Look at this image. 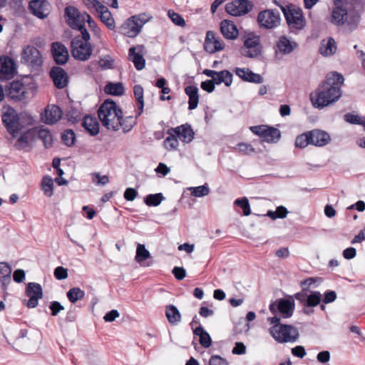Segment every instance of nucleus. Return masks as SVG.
Listing matches in <instances>:
<instances>
[{"label":"nucleus","mask_w":365,"mask_h":365,"mask_svg":"<svg viewBox=\"0 0 365 365\" xmlns=\"http://www.w3.org/2000/svg\"><path fill=\"white\" fill-rule=\"evenodd\" d=\"M11 282V274L0 276V286L4 294H6L8 286Z\"/></svg>","instance_id":"nucleus-58"},{"label":"nucleus","mask_w":365,"mask_h":365,"mask_svg":"<svg viewBox=\"0 0 365 365\" xmlns=\"http://www.w3.org/2000/svg\"><path fill=\"white\" fill-rule=\"evenodd\" d=\"M295 304L293 297L279 299L272 302L269 307L270 312L276 314L279 312L283 318H289L293 315Z\"/></svg>","instance_id":"nucleus-5"},{"label":"nucleus","mask_w":365,"mask_h":365,"mask_svg":"<svg viewBox=\"0 0 365 365\" xmlns=\"http://www.w3.org/2000/svg\"><path fill=\"white\" fill-rule=\"evenodd\" d=\"M150 257L149 251L146 249L145 246L142 244H138L136 249V255L135 259L137 262L141 264L143 262Z\"/></svg>","instance_id":"nucleus-44"},{"label":"nucleus","mask_w":365,"mask_h":365,"mask_svg":"<svg viewBox=\"0 0 365 365\" xmlns=\"http://www.w3.org/2000/svg\"><path fill=\"white\" fill-rule=\"evenodd\" d=\"M133 93L138 103V107L139 110L137 115L138 117L141 115L144 108L143 88L140 85H135L133 88Z\"/></svg>","instance_id":"nucleus-38"},{"label":"nucleus","mask_w":365,"mask_h":365,"mask_svg":"<svg viewBox=\"0 0 365 365\" xmlns=\"http://www.w3.org/2000/svg\"><path fill=\"white\" fill-rule=\"evenodd\" d=\"M252 6L249 0H234L225 5V11L232 16H238L250 12Z\"/></svg>","instance_id":"nucleus-13"},{"label":"nucleus","mask_w":365,"mask_h":365,"mask_svg":"<svg viewBox=\"0 0 365 365\" xmlns=\"http://www.w3.org/2000/svg\"><path fill=\"white\" fill-rule=\"evenodd\" d=\"M294 144L295 146L299 148H305L308 145H311L308 131L297 135Z\"/></svg>","instance_id":"nucleus-50"},{"label":"nucleus","mask_w":365,"mask_h":365,"mask_svg":"<svg viewBox=\"0 0 365 365\" xmlns=\"http://www.w3.org/2000/svg\"><path fill=\"white\" fill-rule=\"evenodd\" d=\"M308 133L309 134L311 145L317 147H323L331 140L329 134L319 129L309 130Z\"/></svg>","instance_id":"nucleus-21"},{"label":"nucleus","mask_w":365,"mask_h":365,"mask_svg":"<svg viewBox=\"0 0 365 365\" xmlns=\"http://www.w3.org/2000/svg\"><path fill=\"white\" fill-rule=\"evenodd\" d=\"M29 9L32 14L39 19H43L48 15L45 12L44 2L40 0H32L29 3Z\"/></svg>","instance_id":"nucleus-35"},{"label":"nucleus","mask_w":365,"mask_h":365,"mask_svg":"<svg viewBox=\"0 0 365 365\" xmlns=\"http://www.w3.org/2000/svg\"><path fill=\"white\" fill-rule=\"evenodd\" d=\"M1 118L7 131L13 138H17L24 127L19 122V118L16 110L11 107H9L3 113Z\"/></svg>","instance_id":"nucleus-4"},{"label":"nucleus","mask_w":365,"mask_h":365,"mask_svg":"<svg viewBox=\"0 0 365 365\" xmlns=\"http://www.w3.org/2000/svg\"><path fill=\"white\" fill-rule=\"evenodd\" d=\"M88 9H94L96 11L99 10L103 4L98 0H82Z\"/></svg>","instance_id":"nucleus-56"},{"label":"nucleus","mask_w":365,"mask_h":365,"mask_svg":"<svg viewBox=\"0 0 365 365\" xmlns=\"http://www.w3.org/2000/svg\"><path fill=\"white\" fill-rule=\"evenodd\" d=\"M250 129L254 134L261 137L267 143L277 142L281 138L279 129L266 125L251 126Z\"/></svg>","instance_id":"nucleus-9"},{"label":"nucleus","mask_w":365,"mask_h":365,"mask_svg":"<svg viewBox=\"0 0 365 365\" xmlns=\"http://www.w3.org/2000/svg\"><path fill=\"white\" fill-rule=\"evenodd\" d=\"M240 52L243 56L247 58H254L259 56L262 53L259 37L253 34H248Z\"/></svg>","instance_id":"nucleus-7"},{"label":"nucleus","mask_w":365,"mask_h":365,"mask_svg":"<svg viewBox=\"0 0 365 365\" xmlns=\"http://www.w3.org/2000/svg\"><path fill=\"white\" fill-rule=\"evenodd\" d=\"M145 22L137 16H133L121 26V33L128 37L134 38L140 32Z\"/></svg>","instance_id":"nucleus-11"},{"label":"nucleus","mask_w":365,"mask_h":365,"mask_svg":"<svg viewBox=\"0 0 365 365\" xmlns=\"http://www.w3.org/2000/svg\"><path fill=\"white\" fill-rule=\"evenodd\" d=\"M344 80L343 76L337 72L327 74L326 80L310 94L312 106L322 109L337 101L341 96L340 87Z\"/></svg>","instance_id":"nucleus-1"},{"label":"nucleus","mask_w":365,"mask_h":365,"mask_svg":"<svg viewBox=\"0 0 365 365\" xmlns=\"http://www.w3.org/2000/svg\"><path fill=\"white\" fill-rule=\"evenodd\" d=\"M168 16L175 25L179 26H184L185 25V19L179 14L170 10L168 11Z\"/></svg>","instance_id":"nucleus-53"},{"label":"nucleus","mask_w":365,"mask_h":365,"mask_svg":"<svg viewBox=\"0 0 365 365\" xmlns=\"http://www.w3.org/2000/svg\"><path fill=\"white\" fill-rule=\"evenodd\" d=\"M280 21V14L276 9H266L257 15V22L260 28L272 29L277 27Z\"/></svg>","instance_id":"nucleus-6"},{"label":"nucleus","mask_w":365,"mask_h":365,"mask_svg":"<svg viewBox=\"0 0 365 365\" xmlns=\"http://www.w3.org/2000/svg\"><path fill=\"white\" fill-rule=\"evenodd\" d=\"M185 93L189 97L188 109H195L199 103L198 88L195 86H187L185 88Z\"/></svg>","instance_id":"nucleus-32"},{"label":"nucleus","mask_w":365,"mask_h":365,"mask_svg":"<svg viewBox=\"0 0 365 365\" xmlns=\"http://www.w3.org/2000/svg\"><path fill=\"white\" fill-rule=\"evenodd\" d=\"M16 71L15 62L9 56L0 57V79H9Z\"/></svg>","instance_id":"nucleus-17"},{"label":"nucleus","mask_w":365,"mask_h":365,"mask_svg":"<svg viewBox=\"0 0 365 365\" xmlns=\"http://www.w3.org/2000/svg\"><path fill=\"white\" fill-rule=\"evenodd\" d=\"M235 74L244 81L262 83L263 78L258 73H255L247 68H235L234 69Z\"/></svg>","instance_id":"nucleus-23"},{"label":"nucleus","mask_w":365,"mask_h":365,"mask_svg":"<svg viewBox=\"0 0 365 365\" xmlns=\"http://www.w3.org/2000/svg\"><path fill=\"white\" fill-rule=\"evenodd\" d=\"M62 111L61 108L55 105L48 106L42 115V120L46 124H54L61 118Z\"/></svg>","instance_id":"nucleus-24"},{"label":"nucleus","mask_w":365,"mask_h":365,"mask_svg":"<svg viewBox=\"0 0 365 365\" xmlns=\"http://www.w3.org/2000/svg\"><path fill=\"white\" fill-rule=\"evenodd\" d=\"M61 140L68 147L75 144L76 134L71 129L64 130L61 134Z\"/></svg>","instance_id":"nucleus-49"},{"label":"nucleus","mask_w":365,"mask_h":365,"mask_svg":"<svg viewBox=\"0 0 365 365\" xmlns=\"http://www.w3.org/2000/svg\"><path fill=\"white\" fill-rule=\"evenodd\" d=\"M54 86L59 89L65 88L68 83V76L66 72L61 67H53L49 73Z\"/></svg>","instance_id":"nucleus-18"},{"label":"nucleus","mask_w":365,"mask_h":365,"mask_svg":"<svg viewBox=\"0 0 365 365\" xmlns=\"http://www.w3.org/2000/svg\"><path fill=\"white\" fill-rule=\"evenodd\" d=\"M165 316L169 323L173 325H176L181 321V314L178 309L173 304L166 306Z\"/></svg>","instance_id":"nucleus-34"},{"label":"nucleus","mask_w":365,"mask_h":365,"mask_svg":"<svg viewBox=\"0 0 365 365\" xmlns=\"http://www.w3.org/2000/svg\"><path fill=\"white\" fill-rule=\"evenodd\" d=\"M225 43L223 41L216 36L214 31H208L206 35L205 48L207 51L213 53L223 50Z\"/></svg>","instance_id":"nucleus-16"},{"label":"nucleus","mask_w":365,"mask_h":365,"mask_svg":"<svg viewBox=\"0 0 365 365\" xmlns=\"http://www.w3.org/2000/svg\"><path fill=\"white\" fill-rule=\"evenodd\" d=\"M332 11L331 22L336 26H342L347 20L348 13L340 4L335 5Z\"/></svg>","instance_id":"nucleus-29"},{"label":"nucleus","mask_w":365,"mask_h":365,"mask_svg":"<svg viewBox=\"0 0 365 365\" xmlns=\"http://www.w3.org/2000/svg\"><path fill=\"white\" fill-rule=\"evenodd\" d=\"M41 189L43 193L48 197H51L53 195V180L51 176L46 175L43 178Z\"/></svg>","instance_id":"nucleus-42"},{"label":"nucleus","mask_w":365,"mask_h":365,"mask_svg":"<svg viewBox=\"0 0 365 365\" xmlns=\"http://www.w3.org/2000/svg\"><path fill=\"white\" fill-rule=\"evenodd\" d=\"M193 333H194V334L199 336L200 344L204 348H208L211 346L212 339H211L210 334L203 329V327L201 325L196 327L193 330Z\"/></svg>","instance_id":"nucleus-36"},{"label":"nucleus","mask_w":365,"mask_h":365,"mask_svg":"<svg viewBox=\"0 0 365 365\" xmlns=\"http://www.w3.org/2000/svg\"><path fill=\"white\" fill-rule=\"evenodd\" d=\"M49 309L51 311V315L56 316L61 311L64 309V307L61 304L60 302L57 301H53L51 302L49 305Z\"/></svg>","instance_id":"nucleus-59"},{"label":"nucleus","mask_w":365,"mask_h":365,"mask_svg":"<svg viewBox=\"0 0 365 365\" xmlns=\"http://www.w3.org/2000/svg\"><path fill=\"white\" fill-rule=\"evenodd\" d=\"M277 47L280 53L289 54L297 47V43L290 41L286 36H282L279 38Z\"/></svg>","instance_id":"nucleus-30"},{"label":"nucleus","mask_w":365,"mask_h":365,"mask_svg":"<svg viewBox=\"0 0 365 365\" xmlns=\"http://www.w3.org/2000/svg\"><path fill=\"white\" fill-rule=\"evenodd\" d=\"M188 190L191 195L196 197H205L210 193V187L207 183L197 187H190Z\"/></svg>","instance_id":"nucleus-46"},{"label":"nucleus","mask_w":365,"mask_h":365,"mask_svg":"<svg viewBox=\"0 0 365 365\" xmlns=\"http://www.w3.org/2000/svg\"><path fill=\"white\" fill-rule=\"evenodd\" d=\"M337 49L336 43L334 38L329 37L321 41L319 51L323 56H331L334 55Z\"/></svg>","instance_id":"nucleus-26"},{"label":"nucleus","mask_w":365,"mask_h":365,"mask_svg":"<svg viewBox=\"0 0 365 365\" xmlns=\"http://www.w3.org/2000/svg\"><path fill=\"white\" fill-rule=\"evenodd\" d=\"M98 14V17L102 23H103L108 29L113 31L115 28V20L113 17L111 12L107 6L103 5L99 10L96 11Z\"/></svg>","instance_id":"nucleus-27"},{"label":"nucleus","mask_w":365,"mask_h":365,"mask_svg":"<svg viewBox=\"0 0 365 365\" xmlns=\"http://www.w3.org/2000/svg\"><path fill=\"white\" fill-rule=\"evenodd\" d=\"M104 90L106 93L113 96H121L124 93V87L121 83H108Z\"/></svg>","instance_id":"nucleus-39"},{"label":"nucleus","mask_w":365,"mask_h":365,"mask_svg":"<svg viewBox=\"0 0 365 365\" xmlns=\"http://www.w3.org/2000/svg\"><path fill=\"white\" fill-rule=\"evenodd\" d=\"M21 61L31 66H39L43 63L40 51L34 46H27L23 49Z\"/></svg>","instance_id":"nucleus-14"},{"label":"nucleus","mask_w":365,"mask_h":365,"mask_svg":"<svg viewBox=\"0 0 365 365\" xmlns=\"http://www.w3.org/2000/svg\"><path fill=\"white\" fill-rule=\"evenodd\" d=\"M178 138L185 143H189L194 139L195 133L190 125L185 123L176 128H171Z\"/></svg>","instance_id":"nucleus-22"},{"label":"nucleus","mask_w":365,"mask_h":365,"mask_svg":"<svg viewBox=\"0 0 365 365\" xmlns=\"http://www.w3.org/2000/svg\"><path fill=\"white\" fill-rule=\"evenodd\" d=\"M51 53L56 64L63 65L68 60L69 55L68 49L60 42L52 43Z\"/></svg>","instance_id":"nucleus-19"},{"label":"nucleus","mask_w":365,"mask_h":365,"mask_svg":"<svg viewBox=\"0 0 365 365\" xmlns=\"http://www.w3.org/2000/svg\"><path fill=\"white\" fill-rule=\"evenodd\" d=\"M217 75L215 76V77L211 79V81H213L214 86L219 85L222 83H223L226 86L229 87L232 83L233 80V75L232 73L228 71V70H222L221 71H217Z\"/></svg>","instance_id":"nucleus-33"},{"label":"nucleus","mask_w":365,"mask_h":365,"mask_svg":"<svg viewBox=\"0 0 365 365\" xmlns=\"http://www.w3.org/2000/svg\"><path fill=\"white\" fill-rule=\"evenodd\" d=\"M84 15H86V21L88 23L89 28L95 34H100L101 30H100L99 27L98 26L96 21L94 20H93V19L91 18L90 14H88L87 12H84Z\"/></svg>","instance_id":"nucleus-57"},{"label":"nucleus","mask_w":365,"mask_h":365,"mask_svg":"<svg viewBox=\"0 0 365 365\" xmlns=\"http://www.w3.org/2000/svg\"><path fill=\"white\" fill-rule=\"evenodd\" d=\"M33 135V132L31 129L27 130L25 132H21L17 137L18 139L15 144L17 149L21 150L29 145V141Z\"/></svg>","instance_id":"nucleus-37"},{"label":"nucleus","mask_w":365,"mask_h":365,"mask_svg":"<svg viewBox=\"0 0 365 365\" xmlns=\"http://www.w3.org/2000/svg\"><path fill=\"white\" fill-rule=\"evenodd\" d=\"M168 133L169 136H168L164 141L165 146L167 149L175 150L179 145L178 137L171 131V128L168 130Z\"/></svg>","instance_id":"nucleus-45"},{"label":"nucleus","mask_w":365,"mask_h":365,"mask_svg":"<svg viewBox=\"0 0 365 365\" xmlns=\"http://www.w3.org/2000/svg\"><path fill=\"white\" fill-rule=\"evenodd\" d=\"M76 29L81 32V35L79 36L81 37V38L82 39L83 41L89 42L91 36L85 26V24H81L80 26L77 27Z\"/></svg>","instance_id":"nucleus-60"},{"label":"nucleus","mask_w":365,"mask_h":365,"mask_svg":"<svg viewBox=\"0 0 365 365\" xmlns=\"http://www.w3.org/2000/svg\"><path fill=\"white\" fill-rule=\"evenodd\" d=\"M310 290L307 287H303L301 292L296 293L294 297L300 302L304 307L306 306L307 297L309 295Z\"/></svg>","instance_id":"nucleus-52"},{"label":"nucleus","mask_w":365,"mask_h":365,"mask_svg":"<svg viewBox=\"0 0 365 365\" xmlns=\"http://www.w3.org/2000/svg\"><path fill=\"white\" fill-rule=\"evenodd\" d=\"M136 118L137 117H133L132 115L123 118V113L121 114L120 120V127L123 128V130L125 133L130 131L133 129V128L135 125Z\"/></svg>","instance_id":"nucleus-41"},{"label":"nucleus","mask_w":365,"mask_h":365,"mask_svg":"<svg viewBox=\"0 0 365 365\" xmlns=\"http://www.w3.org/2000/svg\"><path fill=\"white\" fill-rule=\"evenodd\" d=\"M25 95V86L18 81L11 82L6 91V96L8 98L14 100L15 101L24 100L26 98Z\"/></svg>","instance_id":"nucleus-20"},{"label":"nucleus","mask_w":365,"mask_h":365,"mask_svg":"<svg viewBox=\"0 0 365 365\" xmlns=\"http://www.w3.org/2000/svg\"><path fill=\"white\" fill-rule=\"evenodd\" d=\"M54 277L58 280H63L68 277V269L63 267H57L53 272Z\"/></svg>","instance_id":"nucleus-55"},{"label":"nucleus","mask_w":365,"mask_h":365,"mask_svg":"<svg viewBox=\"0 0 365 365\" xmlns=\"http://www.w3.org/2000/svg\"><path fill=\"white\" fill-rule=\"evenodd\" d=\"M239 152L244 155H250L255 152L254 148L249 143H240L237 145Z\"/></svg>","instance_id":"nucleus-54"},{"label":"nucleus","mask_w":365,"mask_h":365,"mask_svg":"<svg viewBox=\"0 0 365 365\" xmlns=\"http://www.w3.org/2000/svg\"><path fill=\"white\" fill-rule=\"evenodd\" d=\"M68 300L71 303H76L78 300H81L85 297V292L79 287L71 288L66 293Z\"/></svg>","instance_id":"nucleus-40"},{"label":"nucleus","mask_w":365,"mask_h":365,"mask_svg":"<svg viewBox=\"0 0 365 365\" xmlns=\"http://www.w3.org/2000/svg\"><path fill=\"white\" fill-rule=\"evenodd\" d=\"M122 110L113 100H106L98 110V118L108 130L117 131L120 128Z\"/></svg>","instance_id":"nucleus-2"},{"label":"nucleus","mask_w":365,"mask_h":365,"mask_svg":"<svg viewBox=\"0 0 365 365\" xmlns=\"http://www.w3.org/2000/svg\"><path fill=\"white\" fill-rule=\"evenodd\" d=\"M235 205L240 207L243 210V214L245 216H248L251 213L250 206L249 203V200L246 197L242 198H238L235 200Z\"/></svg>","instance_id":"nucleus-51"},{"label":"nucleus","mask_w":365,"mask_h":365,"mask_svg":"<svg viewBox=\"0 0 365 365\" xmlns=\"http://www.w3.org/2000/svg\"><path fill=\"white\" fill-rule=\"evenodd\" d=\"M142 46L131 47L128 50V59L132 61L135 66V68L138 71H141L145 68V60L140 53H137L136 49L140 48Z\"/></svg>","instance_id":"nucleus-28"},{"label":"nucleus","mask_w":365,"mask_h":365,"mask_svg":"<svg viewBox=\"0 0 365 365\" xmlns=\"http://www.w3.org/2000/svg\"><path fill=\"white\" fill-rule=\"evenodd\" d=\"M210 365H228V362L220 356H212L209 361Z\"/></svg>","instance_id":"nucleus-61"},{"label":"nucleus","mask_w":365,"mask_h":365,"mask_svg":"<svg viewBox=\"0 0 365 365\" xmlns=\"http://www.w3.org/2000/svg\"><path fill=\"white\" fill-rule=\"evenodd\" d=\"M270 335L278 343H294L299 337V333L295 327L288 324H274L269 329Z\"/></svg>","instance_id":"nucleus-3"},{"label":"nucleus","mask_w":365,"mask_h":365,"mask_svg":"<svg viewBox=\"0 0 365 365\" xmlns=\"http://www.w3.org/2000/svg\"><path fill=\"white\" fill-rule=\"evenodd\" d=\"M336 299V294L334 291L328 290L324 293V297L323 299V302L324 304H329L334 302Z\"/></svg>","instance_id":"nucleus-63"},{"label":"nucleus","mask_w":365,"mask_h":365,"mask_svg":"<svg viewBox=\"0 0 365 365\" xmlns=\"http://www.w3.org/2000/svg\"><path fill=\"white\" fill-rule=\"evenodd\" d=\"M26 295L29 299L26 304L29 308H35L38 304V299L43 297V290L40 284L29 282L26 286Z\"/></svg>","instance_id":"nucleus-15"},{"label":"nucleus","mask_w":365,"mask_h":365,"mask_svg":"<svg viewBox=\"0 0 365 365\" xmlns=\"http://www.w3.org/2000/svg\"><path fill=\"white\" fill-rule=\"evenodd\" d=\"M65 20L67 24L73 29H76L86 22V15L72 6H68L64 11Z\"/></svg>","instance_id":"nucleus-12"},{"label":"nucleus","mask_w":365,"mask_h":365,"mask_svg":"<svg viewBox=\"0 0 365 365\" xmlns=\"http://www.w3.org/2000/svg\"><path fill=\"white\" fill-rule=\"evenodd\" d=\"M307 303L305 307H314L319 304L322 301V295L319 292L310 291L309 295L307 297Z\"/></svg>","instance_id":"nucleus-48"},{"label":"nucleus","mask_w":365,"mask_h":365,"mask_svg":"<svg viewBox=\"0 0 365 365\" xmlns=\"http://www.w3.org/2000/svg\"><path fill=\"white\" fill-rule=\"evenodd\" d=\"M220 31L222 36L230 40L236 39L239 31L233 21L225 19L220 23Z\"/></svg>","instance_id":"nucleus-25"},{"label":"nucleus","mask_w":365,"mask_h":365,"mask_svg":"<svg viewBox=\"0 0 365 365\" xmlns=\"http://www.w3.org/2000/svg\"><path fill=\"white\" fill-rule=\"evenodd\" d=\"M73 56L80 61L88 60L92 54V46L89 42H84L79 36H75L71 43Z\"/></svg>","instance_id":"nucleus-8"},{"label":"nucleus","mask_w":365,"mask_h":365,"mask_svg":"<svg viewBox=\"0 0 365 365\" xmlns=\"http://www.w3.org/2000/svg\"><path fill=\"white\" fill-rule=\"evenodd\" d=\"M172 272L175 277L178 280L183 279L186 276V272L183 267H175Z\"/></svg>","instance_id":"nucleus-62"},{"label":"nucleus","mask_w":365,"mask_h":365,"mask_svg":"<svg viewBox=\"0 0 365 365\" xmlns=\"http://www.w3.org/2000/svg\"><path fill=\"white\" fill-rule=\"evenodd\" d=\"M344 120L351 124L359 125L361 123L360 117L357 115L346 113L344 115Z\"/></svg>","instance_id":"nucleus-64"},{"label":"nucleus","mask_w":365,"mask_h":365,"mask_svg":"<svg viewBox=\"0 0 365 365\" xmlns=\"http://www.w3.org/2000/svg\"><path fill=\"white\" fill-rule=\"evenodd\" d=\"M287 23L290 29L301 30L304 27V18L300 9H290L281 6Z\"/></svg>","instance_id":"nucleus-10"},{"label":"nucleus","mask_w":365,"mask_h":365,"mask_svg":"<svg viewBox=\"0 0 365 365\" xmlns=\"http://www.w3.org/2000/svg\"><path fill=\"white\" fill-rule=\"evenodd\" d=\"M82 126L91 136H96L99 133V123L94 117L86 115L83 119Z\"/></svg>","instance_id":"nucleus-31"},{"label":"nucleus","mask_w":365,"mask_h":365,"mask_svg":"<svg viewBox=\"0 0 365 365\" xmlns=\"http://www.w3.org/2000/svg\"><path fill=\"white\" fill-rule=\"evenodd\" d=\"M38 137L43 142L46 148L51 147L53 138L48 129L43 128H39L38 130Z\"/></svg>","instance_id":"nucleus-43"},{"label":"nucleus","mask_w":365,"mask_h":365,"mask_svg":"<svg viewBox=\"0 0 365 365\" xmlns=\"http://www.w3.org/2000/svg\"><path fill=\"white\" fill-rule=\"evenodd\" d=\"M164 200V196L162 193L150 194L144 198V202L148 206H158Z\"/></svg>","instance_id":"nucleus-47"}]
</instances>
